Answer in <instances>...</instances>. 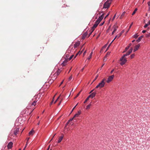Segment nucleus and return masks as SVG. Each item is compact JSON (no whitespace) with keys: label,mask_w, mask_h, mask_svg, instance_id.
Masks as SVG:
<instances>
[{"label":"nucleus","mask_w":150,"mask_h":150,"mask_svg":"<svg viewBox=\"0 0 150 150\" xmlns=\"http://www.w3.org/2000/svg\"><path fill=\"white\" fill-rule=\"evenodd\" d=\"M105 83L103 81H101L96 87V88H98L99 87L100 88H101L104 87Z\"/></svg>","instance_id":"f257e3e1"},{"label":"nucleus","mask_w":150,"mask_h":150,"mask_svg":"<svg viewBox=\"0 0 150 150\" xmlns=\"http://www.w3.org/2000/svg\"><path fill=\"white\" fill-rule=\"evenodd\" d=\"M122 57L120 59V61L121 62L120 63V64L121 65H123L125 64L127 61V58L125 57L123 58L122 59Z\"/></svg>","instance_id":"f03ea898"},{"label":"nucleus","mask_w":150,"mask_h":150,"mask_svg":"<svg viewBox=\"0 0 150 150\" xmlns=\"http://www.w3.org/2000/svg\"><path fill=\"white\" fill-rule=\"evenodd\" d=\"M132 48L131 49L127 52L125 54L123 55L122 57V59L123 58L127 56L130 54L132 52Z\"/></svg>","instance_id":"7ed1b4c3"},{"label":"nucleus","mask_w":150,"mask_h":150,"mask_svg":"<svg viewBox=\"0 0 150 150\" xmlns=\"http://www.w3.org/2000/svg\"><path fill=\"white\" fill-rule=\"evenodd\" d=\"M110 3H111L110 2H109L106 1V2L104 3L103 5V8H108L109 7Z\"/></svg>","instance_id":"20e7f679"},{"label":"nucleus","mask_w":150,"mask_h":150,"mask_svg":"<svg viewBox=\"0 0 150 150\" xmlns=\"http://www.w3.org/2000/svg\"><path fill=\"white\" fill-rule=\"evenodd\" d=\"M114 76L113 75L111 76H110L108 77V80L106 81L107 83H109L114 78Z\"/></svg>","instance_id":"39448f33"},{"label":"nucleus","mask_w":150,"mask_h":150,"mask_svg":"<svg viewBox=\"0 0 150 150\" xmlns=\"http://www.w3.org/2000/svg\"><path fill=\"white\" fill-rule=\"evenodd\" d=\"M13 144V143L12 142H9L7 145L8 148V149H11L12 147Z\"/></svg>","instance_id":"423d86ee"},{"label":"nucleus","mask_w":150,"mask_h":150,"mask_svg":"<svg viewBox=\"0 0 150 150\" xmlns=\"http://www.w3.org/2000/svg\"><path fill=\"white\" fill-rule=\"evenodd\" d=\"M19 128L18 127L16 128L14 131V133L15 135H16L19 131Z\"/></svg>","instance_id":"0eeeda50"},{"label":"nucleus","mask_w":150,"mask_h":150,"mask_svg":"<svg viewBox=\"0 0 150 150\" xmlns=\"http://www.w3.org/2000/svg\"><path fill=\"white\" fill-rule=\"evenodd\" d=\"M98 24L96 22L94 24L93 26L92 27L91 29L92 30V32L94 30L95 28L97 27Z\"/></svg>","instance_id":"6e6552de"},{"label":"nucleus","mask_w":150,"mask_h":150,"mask_svg":"<svg viewBox=\"0 0 150 150\" xmlns=\"http://www.w3.org/2000/svg\"><path fill=\"white\" fill-rule=\"evenodd\" d=\"M140 46V45L139 44H138L137 45H136L134 47V49L133 50L134 52H135L139 48V47Z\"/></svg>","instance_id":"1a4fd4ad"},{"label":"nucleus","mask_w":150,"mask_h":150,"mask_svg":"<svg viewBox=\"0 0 150 150\" xmlns=\"http://www.w3.org/2000/svg\"><path fill=\"white\" fill-rule=\"evenodd\" d=\"M96 93L95 92H93L89 96V97H90V98L91 97L92 98H93L95 96Z\"/></svg>","instance_id":"9d476101"},{"label":"nucleus","mask_w":150,"mask_h":150,"mask_svg":"<svg viewBox=\"0 0 150 150\" xmlns=\"http://www.w3.org/2000/svg\"><path fill=\"white\" fill-rule=\"evenodd\" d=\"M80 42H76L74 45V47L75 48H76L79 45Z\"/></svg>","instance_id":"9b49d317"},{"label":"nucleus","mask_w":150,"mask_h":150,"mask_svg":"<svg viewBox=\"0 0 150 150\" xmlns=\"http://www.w3.org/2000/svg\"><path fill=\"white\" fill-rule=\"evenodd\" d=\"M61 71L59 69L54 74V75H55V76L56 75H58L60 73Z\"/></svg>","instance_id":"f8f14e48"},{"label":"nucleus","mask_w":150,"mask_h":150,"mask_svg":"<svg viewBox=\"0 0 150 150\" xmlns=\"http://www.w3.org/2000/svg\"><path fill=\"white\" fill-rule=\"evenodd\" d=\"M63 138V135L61 136L60 137H59V139L57 141V143H60L61 142Z\"/></svg>","instance_id":"ddd939ff"},{"label":"nucleus","mask_w":150,"mask_h":150,"mask_svg":"<svg viewBox=\"0 0 150 150\" xmlns=\"http://www.w3.org/2000/svg\"><path fill=\"white\" fill-rule=\"evenodd\" d=\"M87 32H86L84 33L83 34V35L82 36V39H84L86 37V35H87Z\"/></svg>","instance_id":"4468645a"},{"label":"nucleus","mask_w":150,"mask_h":150,"mask_svg":"<svg viewBox=\"0 0 150 150\" xmlns=\"http://www.w3.org/2000/svg\"><path fill=\"white\" fill-rule=\"evenodd\" d=\"M143 36H144L143 35H142L141 36L139 37L136 40V41L138 42H139L143 38Z\"/></svg>","instance_id":"2eb2a0df"},{"label":"nucleus","mask_w":150,"mask_h":150,"mask_svg":"<svg viewBox=\"0 0 150 150\" xmlns=\"http://www.w3.org/2000/svg\"><path fill=\"white\" fill-rule=\"evenodd\" d=\"M113 28L114 29V31H116L118 28V27L116 26L115 25H114L113 27Z\"/></svg>","instance_id":"dca6fc26"},{"label":"nucleus","mask_w":150,"mask_h":150,"mask_svg":"<svg viewBox=\"0 0 150 150\" xmlns=\"http://www.w3.org/2000/svg\"><path fill=\"white\" fill-rule=\"evenodd\" d=\"M93 52H92L89 55V56L88 57V58L87 59L88 60H89L92 57V56L93 54Z\"/></svg>","instance_id":"f3484780"},{"label":"nucleus","mask_w":150,"mask_h":150,"mask_svg":"<svg viewBox=\"0 0 150 150\" xmlns=\"http://www.w3.org/2000/svg\"><path fill=\"white\" fill-rule=\"evenodd\" d=\"M137 10L138 9L137 8H135L133 12L132 13V15H133L134 14Z\"/></svg>","instance_id":"a211bd4d"},{"label":"nucleus","mask_w":150,"mask_h":150,"mask_svg":"<svg viewBox=\"0 0 150 150\" xmlns=\"http://www.w3.org/2000/svg\"><path fill=\"white\" fill-rule=\"evenodd\" d=\"M34 132V131L33 130H31L29 133V135H32L33 133Z\"/></svg>","instance_id":"6ab92c4d"},{"label":"nucleus","mask_w":150,"mask_h":150,"mask_svg":"<svg viewBox=\"0 0 150 150\" xmlns=\"http://www.w3.org/2000/svg\"><path fill=\"white\" fill-rule=\"evenodd\" d=\"M132 45V44L131 43H130L129 45L126 48H125V50H127L130 47V46Z\"/></svg>","instance_id":"aec40b11"},{"label":"nucleus","mask_w":150,"mask_h":150,"mask_svg":"<svg viewBox=\"0 0 150 150\" xmlns=\"http://www.w3.org/2000/svg\"><path fill=\"white\" fill-rule=\"evenodd\" d=\"M138 35L137 34H136L134 35L133 37L134 38L136 39L138 37Z\"/></svg>","instance_id":"412c9836"},{"label":"nucleus","mask_w":150,"mask_h":150,"mask_svg":"<svg viewBox=\"0 0 150 150\" xmlns=\"http://www.w3.org/2000/svg\"><path fill=\"white\" fill-rule=\"evenodd\" d=\"M90 97H89V96H88L86 98V100H85V101H84V103H86V102L88 100L89 98H90Z\"/></svg>","instance_id":"4be33fe9"},{"label":"nucleus","mask_w":150,"mask_h":150,"mask_svg":"<svg viewBox=\"0 0 150 150\" xmlns=\"http://www.w3.org/2000/svg\"><path fill=\"white\" fill-rule=\"evenodd\" d=\"M91 104L90 103L86 107V109H89L90 108V106H91Z\"/></svg>","instance_id":"5701e85b"},{"label":"nucleus","mask_w":150,"mask_h":150,"mask_svg":"<svg viewBox=\"0 0 150 150\" xmlns=\"http://www.w3.org/2000/svg\"><path fill=\"white\" fill-rule=\"evenodd\" d=\"M123 32V31L122 30L120 33L119 34V35H118V38H119L121 36V35H122V34Z\"/></svg>","instance_id":"b1692460"},{"label":"nucleus","mask_w":150,"mask_h":150,"mask_svg":"<svg viewBox=\"0 0 150 150\" xmlns=\"http://www.w3.org/2000/svg\"><path fill=\"white\" fill-rule=\"evenodd\" d=\"M98 75H97L96 77H95V79H94L93 80V81L92 83H93V82H94L97 79V78H98Z\"/></svg>","instance_id":"393cba45"},{"label":"nucleus","mask_w":150,"mask_h":150,"mask_svg":"<svg viewBox=\"0 0 150 150\" xmlns=\"http://www.w3.org/2000/svg\"><path fill=\"white\" fill-rule=\"evenodd\" d=\"M135 54H132L131 56L130 57L131 59H132L134 58V57Z\"/></svg>","instance_id":"a878e982"},{"label":"nucleus","mask_w":150,"mask_h":150,"mask_svg":"<svg viewBox=\"0 0 150 150\" xmlns=\"http://www.w3.org/2000/svg\"><path fill=\"white\" fill-rule=\"evenodd\" d=\"M78 103H77L74 107V108H73V109H72V110L71 111L70 113V114H71L72 112H73V110H74V109H75V108H76V106L77 105Z\"/></svg>","instance_id":"bb28decb"},{"label":"nucleus","mask_w":150,"mask_h":150,"mask_svg":"<svg viewBox=\"0 0 150 150\" xmlns=\"http://www.w3.org/2000/svg\"><path fill=\"white\" fill-rule=\"evenodd\" d=\"M74 56V55H71L69 57V60H71V59L73 58V57Z\"/></svg>","instance_id":"cd10ccee"},{"label":"nucleus","mask_w":150,"mask_h":150,"mask_svg":"<svg viewBox=\"0 0 150 150\" xmlns=\"http://www.w3.org/2000/svg\"><path fill=\"white\" fill-rule=\"evenodd\" d=\"M146 36L147 38H149L150 37V33H149V34H146Z\"/></svg>","instance_id":"c85d7f7f"},{"label":"nucleus","mask_w":150,"mask_h":150,"mask_svg":"<svg viewBox=\"0 0 150 150\" xmlns=\"http://www.w3.org/2000/svg\"><path fill=\"white\" fill-rule=\"evenodd\" d=\"M100 21V20L98 19L96 21V23H97L98 24H99Z\"/></svg>","instance_id":"c756f323"},{"label":"nucleus","mask_w":150,"mask_h":150,"mask_svg":"<svg viewBox=\"0 0 150 150\" xmlns=\"http://www.w3.org/2000/svg\"><path fill=\"white\" fill-rule=\"evenodd\" d=\"M37 102V101H34L33 103H32V105H35L36 104V103Z\"/></svg>","instance_id":"7c9ffc66"},{"label":"nucleus","mask_w":150,"mask_h":150,"mask_svg":"<svg viewBox=\"0 0 150 150\" xmlns=\"http://www.w3.org/2000/svg\"><path fill=\"white\" fill-rule=\"evenodd\" d=\"M104 13L102 14V15H101L99 17H100V18H101L102 19H103V16H104Z\"/></svg>","instance_id":"2f4dec72"},{"label":"nucleus","mask_w":150,"mask_h":150,"mask_svg":"<svg viewBox=\"0 0 150 150\" xmlns=\"http://www.w3.org/2000/svg\"><path fill=\"white\" fill-rule=\"evenodd\" d=\"M79 115H78V114L77 113H76L74 115L73 117V118H74L75 117H78L79 116Z\"/></svg>","instance_id":"473e14b6"},{"label":"nucleus","mask_w":150,"mask_h":150,"mask_svg":"<svg viewBox=\"0 0 150 150\" xmlns=\"http://www.w3.org/2000/svg\"><path fill=\"white\" fill-rule=\"evenodd\" d=\"M110 52H108L106 54V55L105 57V58L106 57L107 55H109L110 54Z\"/></svg>","instance_id":"72a5a7b5"},{"label":"nucleus","mask_w":150,"mask_h":150,"mask_svg":"<svg viewBox=\"0 0 150 150\" xmlns=\"http://www.w3.org/2000/svg\"><path fill=\"white\" fill-rule=\"evenodd\" d=\"M148 25L147 24V23L145 24V25L144 26V28H146L148 26Z\"/></svg>","instance_id":"f704fd0d"},{"label":"nucleus","mask_w":150,"mask_h":150,"mask_svg":"<svg viewBox=\"0 0 150 150\" xmlns=\"http://www.w3.org/2000/svg\"><path fill=\"white\" fill-rule=\"evenodd\" d=\"M81 113V111L80 110L78 112L77 114L78 115H79Z\"/></svg>","instance_id":"c9c22d12"},{"label":"nucleus","mask_w":150,"mask_h":150,"mask_svg":"<svg viewBox=\"0 0 150 150\" xmlns=\"http://www.w3.org/2000/svg\"><path fill=\"white\" fill-rule=\"evenodd\" d=\"M125 12H123L122 14L121 15V17H122V16H123L125 14Z\"/></svg>","instance_id":"e433bc0d"},{"label":"nucleus","mask_w":150,"mask_h":150,"mask_svg":"<svg viewBox=\"0 0 150 150\" xmlns=\"http://www.w3.org/2000/svg\"><path fill=\"white\" fill-rule=\"evenodd\" d=\"M146 30H144L142 31V33H145L146 32Z\"/></svg>","instance_id":"4c0bfd02"},{"label":"nucleus","mask_w":150,"mask_h":150,"mask_svg":"<svg viewBox=\"0 0 150 150\" xmlns=\"http://www.w3.org/2000/svg\"><path fill=\"white\" fill-rule=\"evenodd\" d=\"M116 14H115L114 16L112 18V20H114V19L115 18V16H116Z\"/></svg>","instance_id":"58836bf2"},{"label":"nucleus","mask_w":150,"mask_h":150,"mask_svg":"<svg viewBox=\"0 0 150 150\" xmlns=\"http://www.w3.org/2000/svg\"><path fill=\"white\" fill-rule=\"evenodd\" d=\"M80 92L75 97V98H77V97H78L79 96V94H80Z\"/></svg>","instance_id":"ea45409f"},{"label":"nucleus","mask_w":150,"mask_h":150,"mask_svg":"<svg viewBox=\"0 0 150 150\" xmlns=\"http://www.w3.org/2000/svg\"><path fill=\"white\" fill-rule=\"evenodd\" d=\"M72 76H70L69 78V81L71 80V79H72Z\"/></svg>","instance_id":"a19ab883"},{"label":"nucleus","mask_w":150,"mask_h":150,"mask_svg":"<svg viewBox=\"0 0 150 150\" xmlns=\"http://www.w3.org/2000/svg\"><path fill=\"white\" fill-rule=\"evenodd\" d=\"M147 4L148 6L150 7V1L148 2Z\"/></svg>","instance_id":"79ce46f5"},{"label":"nucleus","mask_w":150,"mask_h":150,"mask_svg":"<svg viewBox=\"0 0 150 150\" xmlns=\"http://www.w3.org/2000/svg\"><path fill=\"white\" fill-rule=\"evenodd\" d=\"M104 22H103V23H101L100 25V26H102V25H103V24H104Z\"/></svg>","instance_id":"37998d69"},{"label":"nucleus","mask_w":150,"mask_h":150,"mask_svg":"<svg viewBox=\"0 0 150 150\" xmlns=\"http://www.w3.org/2000/svg\"><path fill=\"white\" fill-rule=\"evenodd\" d=\"M109 13L104 18V19H105V18H106L109 15Z\"/></svg>","instance_id":"c03bdc74"},{"label":"nucleus","mask_w":150,"mask_h":150,"mask_svg":"<svg viewBox=\"0 0 150 150\" xmlns=\"http://www.w3.org/2000/svg\"><path fill=\"white\" fill-rule=\"evenodd\" d=\"M74 118H73V117L71 119H70V120H69V122L72 121L73 120V119H74Z\"/></svg>","instance_id":"a18cd8bd"},{"label":"nucleus","mask_w":150,"mask_h":150,"mask_svg":"<svg viewBox=\"0 0 150 150\" xmlns=\"http://www.w3.org/2000/svg\"><path fill=\"white\" fill-rule=\"evenodd\" d=\"M98 19L100 20V21H101L102 20V19L100 18V17H99Z\"/></svg>","instance_id":"49530a36"},{"label":"nucleus","mask_w":150,"mask_h":150,"mask_svg":"<svg viewBox=\"0 0 150 150\" xmlns=\"http://www.w3.org/2000/svg\"><path fill=\"white\" fill-rule=\"evenodd\" d=\"M148 25H150V20H149L147 23Z\"/></svg>","instance_id":"de8ad7c7"},{"label":"nucleus","mask_w":150,"mask_h":150,"mask_svg":"<svg viewBox=\"0 0 150 150\" xmlns=\"http://www.w3.org/2000/svg\"><path fill=\"white\" fill-rule=\"evenodd\" d=\"M79 52L78 53H77V54H76V56H75V57H74V58H75L76 56L77 55L79 54V52Z\"/></svg>","instance_id":"09e8293b"},{"label":"nucleus","mask_w":150,"mask_h":150,"mask_svg":"<svg viewBox=\"0 0 150 150\" xmlns=\"http://www.w3.org/2000/svg\"><path fill=\"white\" fill-rule=\"evenodd\" d=\"M54 98H53V99L52 100V102H51V103H50V105H52V103H53V101H54Z\"/></svg>","instance_id":"8fccbe9b"},{"label":"nucleus","mask_w":150,"mask_h":150,"mask_svg":"<svg viewBox=\"0 0 150 150\" xmlns=\"http://www.w3.org/2000/svg\"><path fill=\"white\" fill-rule=\"evenodd\" d=\"M114 71V69H113L110 72V74H112V72Z\"/></svg>","instance_id":"3c124183"},{"label":"nucleus","mask_w":150,"mask_h":150,"mask_svg":"<svg viewBox=\"0 0 150 150\" xmlns=\"http://www.w3.org/2000/svg\"><path fill=\"white\" fill-rule=\"evenodd\" d=\"M111 0H107V1H108L109 2H110L111 3Z\"/></svg>","instance_id":"603ef678"},{"label":"nucleus","mask_w":150,"mask_h":150,"mask_svg":"<svg viewBox=\"0 0 150 150\" xmlns=\"http://www.w3.org/2000/svg\"><path fill=\"white\" fill-rule=\"evenodd\" d=\"M114 40V39L112 40V42H111V43L110 44V45H109L108 46H109L111 44V43L112 42L114 41V40Z\"/></svg>","instance_id":"864d4df0"},{"label":"nucleus","mask_w":150,"mask_h":150,"mask_svg":"<svg viewBox=\"0 0 150 150\" xmlns=\"http://www.w3.org/2000/svg\"><path fill=\"white\" fill-rule=\"evenodd\" d=\"M114 40V39L112 40V42H111V43L110 44V45H109L108 46H109L111 44V43L112 42L114 41V40Z\"/></svg>","instance_id":"5fc2aeb1"},{"label":"nucleus","mask_w":150,"mask_h":150,"mask_svg":"<svg viewBox=\"0 0 150 150\" xmlns=\"http://www.w3.org/2000/svg\"><path fill=\"white\" fill-rule=\"evenodd\" d=\"M114 40V39L112 40V42H111V43L110 44V45H109L108 46H109L111 44V43L112 42L114 41V40Z\"/></svg>","instance_id":"6e6d98bb"},{"label":"nucleus","mask_w":150,"mask_h":150,"mask_svg":"<svg viewBox=\"0 0 150 150\" xmlns=\"http://www.w3.org/2000/svg\"><path fill=\"white\" fill-rule=\"evenodd\" d=\"M94 90V89H93V90H92L91 91V92L89 93H91Z\"/></svg>","instance_id":"4d7b16f0"},{"label":"nucleus","mask_w":150,"mask_h":150,"mask_svg":"<svg viewBox=\"0 0 150 150\" xmlns=\"http://www.w3.org/2000/svg\"><path fill=\"white\" fill-rule=\"evenodd\" d=\"M62 100V99L60 101V102L59 103V104L58 105H60V104L61 103Z\"/></svg>","instance_id":"13d9d810"},{"label":"nucleus","mask_w":150,"mask_h":150,"mask_svg":"<svg viewBox=\"0 0 150 150\" xmlns=\"http://www.w3.org/2000/svg\"><path fill=\"white\" fill-rule=\"evenodd\" d=\"M105 78L103 79L102 81H103L105 82Z\"/></svg>","instance_id":"bf43d9fd"},{"label":"nucleus","mask_w":150,"mask_h":150,"mask_svg":"<svg viewBox=\"0 0 150 150\" xmlns=\"http://www.w3.org/2000/svg\"><path fill=\"white\" fill-rule=\"evenodd\" d=\"M63 81H64V80H63L61 82V83L60 85V86H61L63 83Z\"/></svg>","instance_id":"052dcab7"},{"label":"nucleus","mask_w":150,"mask_h":150,"mask_svg":"<svg viewBox=\"0 0 150 150\" xmlns=\"http://www.w3.org/2000/svg\"><path fill=\"white\" fill-rule=\"evenodd\" d=\"M115 31H114V30H113V32H112V35H113V34H114V33H115Z\"/></svg>","instance_id":"680f3d73"},{"label":"nucleus","mask_w":150,"mask_h":150,"mask_svg":"<svg viewBox=\"0 0 150 150\" xmlns=\"http://www.w3.org/2000/svg\"><path fill=\"white\" fill-rule=\"evenodd\" d=\"M133 24V23H132L130 25V26H129V28H131V27L132 26V25Z\"/></svg>","instance_id":"e2e57ef3"},{"label":"nucleus","mask_w":150,"mask_h":150,"mask_svg":"<svg viewBox=\"0 0 150 150\" xmlns=\"http://www.w3.org/2000/svg\"><path fill=\"white\" fill-rule=\"evenodd\" d=\"M27 144H26V145H25V147H24V149H24V150L25 149V148L26 147V146H27Z\"/></svg>","instance_id":"0e129e2a"},{"label":"nucleus","mask_w":150,"mask_h":150,"mask_svg":"<svg viewBox=\"0 0 150 150\" xmlns=\"http://www.w3.org/2000/svg\"><path fill=\"white\" fill-rule=\"evenodd\" d=\"M57 99H56V100L54 101V103H56L57 102Z\"/></svg>","instance_id":"69168bd1"},{"label":"nucleus","mask_w":150,"mask_h":150,"mask_svg":"<svg viewBox=\"0 0 150 150\" xmlns=\"http://www.w3.org/2000/svg\"><path fill=\"white\" fill-rule=\"evenodd\" d=\"M117 37V35H116L115 36V38H114V40H115L116 38Z\"/></svg>","instance_id":"338daca9"},{"label":"nucleus","mask_w":150,"mask_h":150,"mask_svg":"<svg viewBox=\"0 0 150 150\" xmlns=\"http://www.w3.org/2000/svg\"><path fill=\"white\" fill-rule=\"evenodd\" d=\"M135 41V40H133L132 41V42H134Z\"/></svg>","instance_id":"774afa93"}]
</instances>
